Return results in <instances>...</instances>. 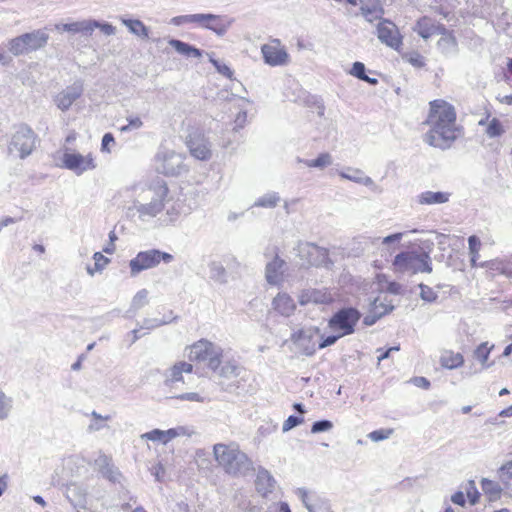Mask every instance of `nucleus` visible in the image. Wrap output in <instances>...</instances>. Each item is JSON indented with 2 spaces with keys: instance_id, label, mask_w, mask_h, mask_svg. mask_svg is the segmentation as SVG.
<instances>
[{
  "instance_id": "393cba45",
  "label": "nucleus",
  "mask_w": 512,
  "mask_h": 512,
  "mask_svg": "<svg viewBox=\"0 0 512 512\" xmlns=\"http://www.w3.org/2000/svg\"><path fill=\"white\" fill-rule=\"evenodd\" d=\"M193 371V365L185 361H179L175 363L170 369L167 375V383H175L183 381V373H191Z\"/></svg>"
},
{
  "instance_id": "c85d7f7f",
  "label": "nucleus",
  "mask_w": 512,
  "mask_h": 512,
  "mask_svg": "<svg viewBox=\"0 0 512 512\" xmlns=\"http://www.w3.org/2000/svg\"><path fill=\"white\" fill-rule=\"evenodd\" d=\"M493 347L494 345L488 346V342H482L473 351L474 359L479 361L482 364L483 368H489L494 364V362L487 363V360Z\"/></svg>"
},
{
  "instance_id": "f257e3e1",
  "label": "nucleus",
  "mask_w": 512,
  "mask_h": 512,
  "mask_svg": "<svg viewBox=\"0 0 512 512\" xmlns=\"http://www.w3.org/2000/svg\"><path fill=\"white\" fill-rule=\"evenodd\" d=\"M456 113L454 107L445 101L430 102V113L427 123L430 130L425 134L424 141L430 146L446 150L456 140Z\"/></svg>"
},
{
  "instance_id": "473e14b6",
  "label": "nucleus",
  "mask_w": 512,
  "mask_h": 512,
  "mask_svg": "<svg viewBox=\"0 0 512 512\" xmlns=\"http://www.w3.org/2000/svg\"><path fill=\"white\" fill-rule=\"evenodd\" d=\"M280 200L281 198L279 193L271 191L259 197L254 202L253 206L261 208H274L279 204Z\"/></svg>"
},
{
  "instance_id": "0eeeda50",
  "label": "nucleus",
  "mask_w": 512,
  "mask_h": 512,
  "mask_svg": "<svg viewBox=\"0 0 512 512\" xmlns=\"http://www.w3.org/2000/svg\"><path fill=\"white\" fill-rule=\"evenodd\" d=\"M361 312L352 306L338 309L328 320V327L334 332L348 336L355 332L357 323L361 319Z\"/></svg>"
},
{
  "instance_id": "37998d69",
  "label": "nucleus",
  "mask_w": 512,
  "mask_h": 512,
  "mask_svg": "<svg viewBox=\"0 0 512 512\" xmlns=\"http://www.w3.org/2000/svg\"><path fill=\"white\" fill-rule=\"evenodd\" d=\"M209 61L214 66V68L216 69V71L219 74H221L229 79H232L233 71L229 66H227L225 63H222L221 61L215 59L212 55H209Z\"/></svg>"
},
{
  "instance_id": "6ab92c4d",
  "label": "nucleus",
  "mask_w": 512,
  "mask_h": 512,
  "mask_svg": "<svg viewBox=\"0 0 512 512\" xmlns=\"http://www.w3.org/2000/svg\"><path fill=\"white\" fill-rule=\"evenodd\" d=\"M22 35L25 40L26 47L28 48V52L43 48L49 40L48 33L42 29L34 30Z\"/></svg>"
},
{
  "instance_id": "a18cd8bd",
  "label": "nucleus",
  "mask_w": 512,
  "mask_h": 512,
  "mask_svg": "<svg viewBox=\"0 0 512 512\" xmlns=\"http://www.w3.org/2000/svg\"><path fill=\"white\" fill-rule=\"evenodd\" d=\"M11 408L12 399L6 396L3 391H0V420H4L8 417Z\"/></svg>"
},
{
  "instance_id": "f704fd0d",
  "label": "nucleus",
  "mask_w": 512,
  "mask_h": 512,
  "mask_svg": "<svg viewBox=\"0 0 512 512\" xmlns=\"http://www.w3.org/2000/svg\"><path fill=\"white\" fill-rule=\"evenodd\" d=\"M66 496L73 506H84L85 493L78 486L69 485L66 489Z\"/></svg>"
},
{
  "instance_id": "69168bd1",
  "label": "nucleus",
  "mask_w": 512,
  "mask_h": 512,
  "mask_svg": "<svg viewBox=\"0 0 512 512\" xmlns=\"http://www.w3.org/2000/svg\"><path fill=\"white\" fill-rule=\"evenodd\" d=\"M111 464H113L112 459L102 453L95 459V465L98 467L100 473L108 468Z\"/></svg>"
},
{
  "instance_id": "8fccbe9b",
  "label": "nucleus",
  "mask_w": 512,
  "mask_h": 512,
  "mask_svg": "<svg viewBox=\"0 0 512 512\" xmlns=\"http://www.w3.org/2000/svg\"><path fill=\"white\" fill-rule=\"evenodd\" d=\"M333 428V422L327 419L317 420L311 426V433L318 434L328 432Z\"/></svg>"
},
{
  "instance_id": "72a5a7b5",
  "label": "nucleus",
  "mask_w": 512,
  "mask_h": 512,
  "mask_svg": "<svg viewBox=\"0 0 512 512\" xmlns=\"http://www.w3.org/2000/svg\"><path fill=\"white\" fill-rule=\"evenodd\" d=\"M165 203L166 206L164 209H166V218L163 219V222L172 223L176 221L181 215L182 205L179 201H174L170 203V199L168 197L166 198Z\"/></svg>"
},
{
  "instance_id": "e2e57ef3",
  "label": "nucleus",
  "mask_w": 512,
  "mask_h": 512,
  "mask_svg": "<svg viewBox=\"0 0 512 512\" xmlns=\"http://www.w3.org/2000/svg\"><path fill=\"white\" fill-rule=\"evenodd\" d=\"M296 495L301 499L303 505L309 511V507L314 504V499L308 495V491L304 487L297 488Z\"/></svg>"
},
{
  "instance_id": "a878e982",
  "label": "nucleus",
  "mask_w": 512,
  "mask_h": 512,
  "mask_svg": "<svg viewBox=\"0 0 512 512\" xmlns=\"http://www.w3.org/2000/svg\"><path fill=\"white\" fill-rule=\"evenodd\" d=\"M414 31L425 40L430 38L432 35L437 34L436 25L433 23L431 18L426 16L421 17L416 22Z\"/></svg>"
},
{
  "instance_id": "412c9836",
  "label": "nucleus",
  "mask_w": 512,
  "mask_h": 512,
  "mask_svg": "<svg viewBox=\"0 0 512 512\" xmlns=\"http://www.w3.org/2000/svg\"><path fill=\"white\" fill-rule=\"evenodd\" d=\"M168 43L177 53L188 58H201L204 53L203 50L179 39L171 38Z\"/></svg>"
},
{
  "instance_id": "864d4df0",
  "label": "nucleus",
  "mask_w": 512,
  "mask_h": 512,
  "mask_svg": "<svg viewBox=\"0 0 512 512\" xmlns=\"http://www.w3.org/2000/svg\"><path fill=\"white\" fill-rule=\"evenodd\" d=\"M467 496L469 498V502L471 505H475L480 498V493L478 492L475 482L473 480H469L466 487Z\"/></svg>"
},
{
  "instance_id": "052dcab7",
  "label": "nucleus",
  "mask_w": 512,
  "mask_h": 512,
  "mask_svg": "<svg viewBox=\"0 0 512 512\" xmlns=\"http://www.w3.org/2000/svg\"><path fill=\"white\" fill-rule=\"evenodd\" d=\"M97 26V20H83L80 21V28L79 33H82L83 35H91L94 29Z\"/></svg>"
},
{
  "instance_id": "f3484780",
  "label": "nucleus",
  "mask_w": 512,
  "mask_h": 512,
  "mask_svg": "<svg viewBox=\"0 0 512 512\" xmlns=\"http://www.w3.org/2000/svg\"><path fill=\"white\" fill-rule=\"evenodd\" d=\"M265 63L271 66H281L287 63L288 53L272 45L265 44L261 48Z\"/></svg>"
},
{
  "instance_id": "bb28decb",
  "label": "nucleus",
  "mask_w": 512,
  "mask_h": 512,
  "mask_svg": "<svg viewBox=\"0 0 512 512\" xmlns=\"http://www.w3.org/2000/svg\"><path fill=\"white\" fill-rule=\"evenodd\" d=\"M148 304V290L141 289L133 297L129 310L124 317L131 318L139 309Z\"/></svg>"
},
{
  "instance_id": "ddd939ff",
  "label": "nucleus",
  "mask_w": 512,
  "mask_h": 512,
  "mask_svg": "<svg viewBox=\"0 0 512 512\" xmlns=\"http://www.w3.org/2000/svg\"><path fill=\"white\" fill-rule=\"evenodd\" d=\"M84 91V83L81 79L75 80L55 97L57 107L67 111L72 104L81 97Z\"/></svg>"
},
{
  "instance_id": "680f3d73",
  "label": "nucleus",
  "mask_w": 512,
  "mask_h": 512,
  "mask_svg": "<svg viewBox=\"0 0 512 512\" xmlns=\"http://www.w3.org/2000/svg\"><path fill=\"white\" fill-rule=\"evenodd\" d=\"M350 74L362 80L366 78V67L362 62L356 61L353 63Z\"/></svg>"
},
{
  "instance_id": "0e129e2a",
  "label": "nucleus",
  "mask_w": 512,
  "mask_h": 512,
  "mask_svg": "<svg viewBox=\"0 0 512 512\" xmlns=\"http://www.w3.org/2000/svg\"><path fill=\"white\" fill-rule=\"evenodd\" d=\"M310 300L315 303H328L331 301V296L318 290H313L309 296Z\"/></svg>"
},
{
  "instance_id": "f8f14e48",
  "label": "nucleus",
  "mask_w": 512,
  "mask_h": 512,
  "mask_svg": "<svg viewBox=\"0 0 512 512\" xmlns=\"http://www.w3.org/2000/svg\"><path fill=\"white\" fill-rule=\"evenodd\" d=\"M63 167L81 175L86 171L93 170L96 165L93 157L89 154L83 156L76 152H65L62 157Z\"/></svg>"
},
{
  "instance_id": "4d7b16f0",
  "label": "nucleus",
  "mask_w": 512,
  "mask_h": 512,
  "mask_svg": "<svg viewBox=\"0 0 512 512\" xmlns=\"http://www.w3.org/2000/svg\"><path fill=\"white\" fill-rule=\"evenodd\" d=\"M304 421L303 417L296 416V415H290L285 422L283 423L282 430L283 432H287L298 425H300Z\"/></svg>"
},
{
  "instance_id": "bf43d9fd",
  "label": "nucleus",
  "mask_w": 512,
  "mask_h": 512,
  "mask_svg": "<svg viewBox=\"0 0 512 512\" xmlns=\"http://www.w3.org/2000/svg\"><path fill=\"white\" fill-rule=\"evenodd\" d=\"M354 174L360 175L358 184L370 187L373 191H378L379 187L374 183L371 177L366 176L361 170L354 169Z\"/></svg>"
},
{
  "instance_id": "ea45409f",
  "label": "nucleus",
  "mask_w": 512,
  "mask_h": 512,
  "mask_svg": "<svg viewBox=\"0 0 512 512\" xmlns=\"http://www.w3.org/2000/svg\"><path fill=\"white\" fill-rule=\"evenodd\" d=\"M174 319H175V317L163 318V319L145 318L139 327H140V329L152 330L157 327L168 324V323L172 322Z\"/></svg>"
},
{
  "instance_id": "603ef678",
  "label": "nucleus",
  "mask_w": 512,
  "mask_h": 512,
  "mask_svg": "<svg viewBox=\"0 0 512 512\" xmlns=\"http://www.w3.org/2000/svg\"><path fill=\"white\" fill-rule=\"evenodd\" d=\"M342 337L345 336L341 335L340 332H336V334H331L328 336L321 335V341L318 344V349H324L326 347L332 346Z\"/></svg>"
},
{
  "instance_id": "dca6fc26",
  "label": "nucleus",
  "mask_w": 512,
  "mask_h": 512,
  "mask_svg": "<svg viewBox=\"0 0 512 512\" xmlns=\"http://www.w3.org/2000/svg\"><path fill=\"white\" fill-rule=\"evenodd\" d=\"M319 332V328L300 329L292 334L291 339L302 349L303 354L306 356H312L316 352V346L312 340L314 334H318Z\"/></svg>"
},
{
  "instance_id": "49530a36",
  "label": "nucleus",
  "mask_w": 512,
  "mask_h": 512,
  "mask_svg": "<svg viewBox=\"0 0 512 512\" xmlns=\"http://www.w3.org/2000/svg\"><path fill=\"white\" fill-rule=\"evenodd\" d=\"M101 475L108 479L112 483H120L122 479V474L114 464H111L108 468L101 472Z\"/></svg>"
},
{
  "instance_id": "338daca9",
  "label": "nucleus",
  "mask_w": 512,
  "mask_h": 512,
  "mask_svg": "<svg viewBox=\"0 0 512 512\" xmlns=\"http://www.w3.org/2000/svg\"><path fill=\"white\" fill-rule=\"evenodd\" d=\"M143 438H146L148 440H151V441H160L162 443H164V430H160V429H153L147 433H145L143 436Z\"/></svg>"
},
{
  "instance_id": "774afa93",
  "label": "nucleus",
  "mask_w": 512,
  "mask_h": 512,
  "mask_svg": "<svg viewBox=\"0 0 512 512\" xmlns=\"http://www.w3.org/2000/svg\"><path fill=\"white\" fill-rule=\"evenodd\" d=\"M55 27L57 30H62L71 33H79L80 21L65 24H57Z\"/></svg>"
},
{
  "instance_id": "5fc2aeb1",
  "label": "nucleus",
  "mask_w": 512,
  "mask_h": 512,
  "mask_svg": "<svg viewBox=\"0 0 512 512\" xmlns=\"http://www.w3.org/2000/svg\"><path fill=\"white\" fill-rule=\"evenodd\" d=\"M392 433V429H378L370 432L368 437L374 442H379L389 438Z\"/></svg>"
},
{
  "instance_id": "09e8293b",
  "label": "nucleus",
  "mask_w": 512,
  "mask_h": 512,
  "mask_svg": "<svg viewBox=\"0 0 512 512\" xmlns=\"http://www.w3.org/2000/svg\"><path fill=\"white\" fill-rule=\"evenodd\" d=\"M482 489L485 493L490 494L491 496L498 497L501 493V488L498 483L489 480L487 478H483L481 481Z\"/></svg>"
},
{
  "instance_id": "7ed1b4c3",
  "label": "nucleus",
  "mask_w": 512,
  "mask_h": 512,
  "mask_svg": "<svg viewBox=\"0 0 512 512\" xmlns=\"http://www.w3.org/2000/svg\"><path fill=\"white\" fill-rule=\"evenodd\" d=\"M213 454L219 467L230 477L246 478L255 473L252 459L235 442L215 444Z\"/></svg>"
},
{
  "instance_id": "5701e85b",
  "label": "nucleus",
  "mask_w": 512,
  "mask_h": 512,
  "mask_svg": "<svg viewBox=\"0 0 512 512\" xmlns=\"http://www.w3.org/2000/svg\"><path fill=\"white\" fill-rule=\"evenodd\" d=\"M273 308L281 315L289 317L295 310L294 300L286 293H279L272 302Z\"/></svg>"
},
{
  "instance_id": "9b49d317",
  "label": "nucleus",
  "mask_w": 512,
  "mask_h": 512,
  "mask_svg": "<svg viewBox=\"0 0 512 512\" xmlns=\"http://www.w3.org/2000/svg\"><path fill=\"white\" fill-rule=\"evenodd\" d=\"M186 145L189 148L190 154L198 160L206 161L212 156L211 143L198 130L189 132L186 138Z\"/></svg>"
},
{
  "instance_id": "9d476101",
  "label": "nucleus",
  "mask_w": 512,
  "mask_h": 512,
  "mask_svg": "<svg viewBox=\"0 0 512 512\" xmlns=\"http://www.w3.org/2000/svg\"><path fill=\"white\" fill-rule=\"evenodd\" d=\"M156 170L166 176H178L186 171L184 157L172 150H161L156 155Z\"/></svg>"
},
{
  "instance_id": "de8ad7c7",
  "label": "nucleus",
  "mask_w": 512,
  "mask_h": 512,
  "mask_svg": "<svg viewBox=\"0 0 512 512\" xmlns=\"http://www.w3.org/2000/svg\"><path fill=\"white\" fill-rule=\"evenodd\" d=\"M418 287L421 290L420 298L423 301L428 302V303L436 302V300L438 299V294L435 291H433L432 288H430L428 285H426L424 283H420L418 285Z\"/></svg>"
},
{
  "instance_id": "2eb2a0df",
  "label": "nucleus",
  "mask_w": 512,
  "mask_h": 512,
  "mask_svg": "<svg viewBox=\"0 0 512 512\" xmlns=\"http://www.w3.org/2000/svg\"><path fill=\"white\" fill-rule=\"evenodd\" d=\"M377 36L382 43L393 49H398L402 44V40L396 26L388 20H383L378 24Z\"/></svg>"
},
{
  "instance_id": "7c9ffc66",
  "label": "nucleus",
  "mask_w": 512,
  "mask_h": 512,
  "mask_svg": "<svg viewBox=\"0 0 512 512\" xmlns=\"http://www.w3.org/2000/svg\"><path fill=\"white\" fill-rule=\"evenodd\" d=\"M442 367L447 369H456L463 365L464 358L461 353L446 352L440 358Z\"/></svg>"
},
{
  "instance_id": "a19ab883",
  "label": "nucleus",
  "mask_w": 512,
  "mask_h": 512,
  "mask_svg": "<svg viewBox=\"0 0 512 512\" xmlns=\"http://www.w3.org/2000/svg\"><path fill=\"white\" fill-rule=\"evenodd\" d=\"M93 259H94V268L92 269L91 267H87V272L88 274H90L91 276L94 275V272L97 271V272H100L104 269V267L110 262V260L105 257L101 252H95L94 255H93Z\"/></svg>"
},
{
  "instance_id": "a211bd4d",
  "label": "nucleus",
  "mask_w": 512,
  "mask_h": 512,
  "mask_svg": "<svg viewBox=\"0 0 512 512\" xmlns=\"http://www.w3.org/2000/svg\"><path fill=\"white\" fill-rule=\"evenodd\" d=\"M275 479L271 475V473L263 468L259 467L257 470V476L255 480L256 490L263 496H266L268 493H272L275 487Z\"/></svg>"
},
{
  "instance_id": "3c124183",
  "label": "nucleus",
  "mask_w": 512,
  "mask_h": 512,
  "mask_svg": "<svg viewBox=\"0 0 512 512\" xmlns=\"http://www.w3.org/2000/svg\"><path fill=\"white\" fill-rule=\"evenodd\" d=\"M309 512H333L328 500L314 498V504L309 507Z\"/></svg>"
},
{
  "instance_id": "6e6552de",
  "label": "nucleus",
  "mask_w": 512,
  "mask_h": 512,
  "mask_svg": "<svg viewBox=\"0 0 512 512\" xmlns=\"http://www.w3.org/2000/svg\"><path fill=\"white\" fill-rule=\"evenodd\" d=\"M173 259L172 254L159 249L140 251L129 262L131 276H137L142 271L154 268L161 262L168 264Z\"/></svg>"
},
{
  "instance_id": "6e6d98bb",
  "label": "nucleus",
  "mask_w": 512,
  "mask_h": 512,
  "mask_svg": "<svg viewBox=\"0 0 512 512\" xmlns=\"http://www.w3.org/2000/svg\"><path fill=\"white\" fill-rule=\"evenodd\" d=\"M500 479L509 483L512 481V460L508 461L506 464L502 465L498 471Z\"/></svg>"
},
{
  "instance_id": "f03ea898",
  "label": "nucleus",
  "mask_w": 512,
  "mask_h": 512,
  "mask_svg": "<svg viewBox=\"0 0 512 512\" xmlns=\"http://www.w3.org/2000/svg\"><path fill=\"white\" fill-rule=\"evenodd\" d=\"M168 194L167 183L162 179H156L137 193L128 207V212H135L133 215L137 214L139 220L147 222L164 210Z\"/></svg>"
},
{
  "instance_id": "13d9d810",
  "label": "nucleus",
  "mask_w": 512,
  "mask_h": 512,
  "mask_svg": "<svg viewBox=\"0 0 512 512\" xmlns=\"http://www.w3.org/2000/svg\"><path fill=\"white\" fill-rule=\"evenodd\" d=\"M216 20L212 13H198L192 14V23L199 24L202 28L205 29V25L209 22V20Z\"/></svg>"
},
{
  "instance_id": "aec40b11",
  "label": "nucleus",
  "mask_w": 512,
  "mask_h": 512,
  "mask_svg": "<svg viewBox=\"0 0 512 512\" xmlns=\"http://www.w3.org/2000/svg\"><path fill=\"white\" fill-rule=\"evenodd\" d=\"M213 16L218 19L209 20V22L205 25V29L214 32L219 37H223L228 32L235 20L234 18H231L227 15L213 14Z\"/></svg>"
},
{
  "instance_id": "cd10ccee",
  "label": "nucleus",
  "mask_w": 512,
  "mask_h": 512,
  "mask_svg": "<svg viewBox=\"0 0 512 512\" xmlns=\"http://www.w3.org/2000/svg\"><path fill=\"white\" fill-rule=\"evenodd\" d=\"M437 45L441 52L446 56H453L458 52V43L453 34L442 36Z\"/></svg>"
},
{
  "instance_id": "423d86ee",
  "label": "nucleus",
  "mask_w": 512,
  "mask_h": 512,
  "mask_svg": "<svg viewBox=\"0 0 512 512\" xmlns=\"http://www.w3.org/2000/svg\"><path fill=\"white\" fill-rule=\"evenodd\" d=\"M38 137L36 133L26 124L16 127L8 144V152L16 154L20 159L28 157L36 148Z\"/></svg>"
},
{
  "instance_id": "4c0bfd02",
  "label": "nucleus",
  "mask_w": 512,
  "mask_h": 512,
  "mask_svg": "<svg viewBox=\"0 0 512 512\" xmlns=\"http://www.w3.org/2000/svg\"><path fill=\"white\" fill-rule=\"evenodd\" d=\"M394 310V307H388V308H383V310L381 311H378L377 308L375 309H371L369 314H367L364 318H363V324L365 326H372L374 325L380 318H382L383 316H385L386 314L392 312Z\"/></svg>"
},
{
  "instance_id": "4468645a",
  "label": "nucleus",
  "mask_w": 512,
  "mask_h": 512,
  "mask_svg": "<svg viewBox=\"0 0 512 512\" xmlns=\"http://www.w3.org/2000/svg\"><path fill=\"white\" fill-rule=\"evenodd\" d=\"M287 262L276 252L273 259L266 264L265 278L270 285H280L283 282V276L287 270Z\"/></svg>"
},
{
  "instance_id": "c756f323",
  "label": "nucleus",
  "mask_w": 512,
  "mask_h": 512,
  "mask_svg": "<svg viewBox=\"0 0 512 512\" xmlns=\"http://www.w3.org/2000/svg\"><path fill=\"white\" fill-rule=\"evenodd\" d=\"M209 275L212 280L219 284L228 282L227 271L220 262L213 261L209 264Z\"/></svg>"
},
{
  "instance_id": "e433bc0d",
  "label": "nucleus",
  "mask_w": 512,
  "mask_h": 512,
  "mask_svg": "<svg viewBox=\"0 0 512 512\" xmlns=\"http://www.w3.org/2000/svg\"><path fill=\"white\" fill-rule=\"evenodd\" d=\"M8 49L15 56L29 53L23 35L11 39L8 44Z\"/></svg>"
},
{
  "instance_id": "79ce46f5",
  "label": "nucleus",
  "mask_w": 512,
  "mask_h": 512,
  "mask_svg": "<svg viewBox=\"0 0 512 512\" xmlns=\"http://www.w3.org/2000/svg\"><path fill=\"white\" fill-rule=\"evenodd\" d=\"M468 246H469V253L471 256V263L473 266L476 264V260L479 256V249L481 246V241L476 235H471L468 238Z\"/></svg>"
},
{
  "instance_id": "c03bdc74",
  "label": "nucleus",
  "mask_w": 512,
  "mask_h": 512,
  "mask_svg": "<svg viewBox=\"0 0 512 512\" xmlns=\"http://www.w3.org/2000/svg\"><path fill=\"white\" fill-rule=\"evenodd\" d=\"M220 376L230 378L239 375L240 367L235 363L227 362L217 369Z\"/></svg>"
},
{
  "instance_id": "2f4dec72",
  "label": "nucleus",
  "mask_w": 512,
  "mask_h": 512,
  "mask_svg": "<svg viewBox=\"0 0 512 512\" xmlns=\"http://www.w3.org/2000/svg\"><path fill=\"white\" fill-rule=\"evenodd\" d=\"M122 23L129 29L132 34L142 38H148L149 30L142 21L138 19H122Z\"/></svg>"
},
{
  "instance_id": "b1692460",
  "label": "nucleus",
  "mask_w": 512,
  "mask_h": 512,
  "mask_svg": "<svg viewBox=\"0 0 512 512\" xmlns=\"http://www.w3.org/2000/svg\"><path fill=\"white\" fill-rule=\"evenodd\" d=\"M366 3L360 7L361 14L368 22L379 19L384 14L380 0H365Z\"/></svg>"
},
{
  "instance_id": "20e7f679",
  "label": "nucleus",
  "mask_w": 512,
  "mask_h": 512,
  "mask_svg": "<svg viewBox=\"0 0 512 512\" xmlns=\"http://www.w3.org/2000/svg\"><path fill=\"white\" fill-rule=\"evenodd\" d=\"M394 271L397 273H431L432 259L427 252L402 251L398 253L392 262Z\"/></svg>"
},
{
  "instance_id": "1a4fd4ad",
  "label": "nucleus",
  "mask_w": 512,
  "mask_h": 512,
  "mask_svg": "<svg viewBox=\"0 0 512 512\" xmlns=\"http://www.w3.org/2000/svg\"><path fill=\"white\" fill-rule=\"evenodd\" d=\"M297 256L303 261L302 265L330 268L333 262L326 248L310 242H299L296 248Z\"/></svg>"
},
{
  "instance_id": "58836bf2",
  "label": "nucleus",
  "mask_w": 512,
  "mask_h": 512,
  "mask_svg": "<svg viewBox=\"0 0 512 512\" xmlns=\"http://www.w3.org/2000/svg\"><path fill=\"white\" fill-rule=\"evenodd\" d=\"M485 132L489 138H497L504 134L505 129L498 118H492L488 122Z\"/></svg>"
},
{
  "instance_id": "39448f33",
  "label": "nucleus",
  "mask_w": 512,
  "mask_h": 512,
  "mask_svg": "<svg viewBox=\"0 0 512 512\" xmlns=\"http://www.w3.org/2000/svg\"><path fill=\"white\" fill-rule=\"evenodd\" d=\"M223 350L220 346L201 339L189 347L188 359L196 362H207V366L216 372L222 362Z\"/></svg>"
},
{
  "instance_id": "4be33fe9",
  "label": "nucleus",
  "mask_w": 512,
  "mask_h": 512,
  "mask_svg": "<svg viewBox=\"0 0 512 512\" xmlns=\"http://www.w3.org/2000/svg\"><path fill=\"white\" fill-rule=\"evenodd\" d=\"M450 193L442 191H424L417 196V203L420 205H436L449 201Z\"/></svg>"
},
{
  "instance_id": "c9c22d12",
  "label": "nucleus",
  "mask_w": 512,
  "mask_h": 512,
  "mask_svg": "<svg viewBox=\"0 0 512 512\" xmlns=\"http://www.w3.org/2000/svg\"><path fill=\"white\" fill-rule=\"evenodd\" d=\"M298 162H302L306 166L311 167V168L324 169L325 167L331 165L333 161H332V156L329 153L324 152V153H320L318 155V157L315 159H312V160L298 159Z\"/></svg>"
}]
</instances>
